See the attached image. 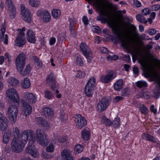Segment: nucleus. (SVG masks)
I'll return each mask as SVG.
<instances>
[{
  "mask_svg": "<svg viewBox=\"0 0 160 160\" xmlns=\"http://www.w3.org/2000/svg\"><path fill=\"white\" fill-rule=\"evenodd\" d=\"M112 124L115 128L119 127L120 125V118H115Z\"/></svg>",
  "mask_w": 160,
  "mask_h": 160,
  "instance_id": "41",
  "label": "nucleus"
},
{
  "mask_svg": "<svg viewBox=\"0 0 160 160\" xmlns=\"http://www.w3.org/2000/svg\"><path fill=\"white\" fill-rule=\"evenodd\" d=\"M137 86L139 88L146 87L147 83L146 82L144 81H139L136 83Z\"/></svg>",
  "mask_w": 160,
  "mask_h": 160,
  "instance_id": "39",
  "label": "nucleus"
},
{
  "mask_svg": "<svg viewBox=\"0 0 160 160\" xmlns=\"http://www.w3.org/2000/svg\"><path fill=\"white\" fill-rule=\"evenodd\" d=\"M151 10L152 11H157L160 9V5L158 4L154 5L151 6Z\"/></svg>",
  "mask_w": 160,
  "mask_h": 160,
  "instance_id": "54",
  "label": "nucleus"
},
{
  "mask_svg": "<svg viewBox=\"0 0 160 160\" xmlns=\"http://www.w3.org/2000/svg\"><path fill=\"white\" fill-rule=\"evenodd\" d=\"M13 132L15 137L11 142V148L13 152L19 153L22 151L27 143L29 132L27 130L23 131L22 133V135L19 137L20 133L17 127L13 128Z\"/></svg>",
  "mask_w": 160,
  "mask_h": 160,
  "instance_id": "1",
  "label": "nucleus"
},
{
  "mask_svg": "<svg viewBox=\"0 0 160 160\" xmlns=\"http://www.w3.org/2000/svg\"><path fill=\"white\" fill-rule=\"evenodd\" d=\"M29 4L34 7H38L40 4V0H29Z\"/></svg>",
  "mask_w": 160,
  "mask_h": 160,
  "instance_id": "32",
  "label": "nucleus"
},
{
  "mask_svg": "<svg viewBox=\"0 0 160 160\" xmlns=\"http://www.w3.org/2000/svg\"><path fill=\"white\" fill-rule=\"evenodd\" d=\"M83 149V148L82 145L78 144L75 146L74 151L76 154H79L82 152Z\"/></svg>",
  "mask_w": 160,
  "mask_h": 160,
  "instance_id": "40",
  "label": "nucleus"
},
{
  "mask_svg": "<svg viewBox=\"0 0 160 160\" xmlns=\"http://www.w3.org/2000/svg\"><path fill=\"white\" fill-rule=\"evenodd\" d=\"M67 116H65V113L63 111L61 112L60 115V118L62 122H65L67 119Z\"/></svg>",
  "mask_w": 160,
  "mask_h": 160,
  "instance_id": "49",
  "label": "nucleus"
},
{
  "mask_svg": "<svg viewBox=\"0 0 160 160\" xmlns=\"http://www.w3.org/2000/svg\"><path fill=\"white\" fill-rule=\"evenodd\" d=\"M42 156L43 158L45 159H49L52 158L51 155L45 151H42Z\"/></svg>",
  "mask_w": 160,
  "mask_h": 160,
  "instance_id": "46",
  "label": "nucleus"
},
{
  "mask_svg": "<svg viewBox=\"0 0 160 160\" xmlns=\"http://www.w3.org/2000/svg\"><path fill=\"white\" fill-rule=\"evenodd\" d=\"M123 98L121 96H116L113 99V101L115 102H117L120 100H123Z\"/></svg>",
  "mask_w": 160,
  "mask_h": 160,
  "instance_id": "56",
  "label": "nucleus"
},
{
  "mask_svg": "<svg viewBox=\"0 0 160 160\" xmlns=\"http://www.w3.org/2000/svg\"><path fill=\"white\" fill-rule=\"evenodd\" d=\"M34 63L38 67H40L42 65V63L41 61H35Z\"/></svg>",
  "mask_w": 160,
  "mask_h": 160,
  "instance_id": "62",
  "label": "nucleus"
},
{
  "mask_svg": "<svg viewBox=\"0 0 160 160\" xmlns=\"http://www.w3.org/2000/svg\"><path fill=\"white\" fill-rule=\"evenodd\" d=\"M25 31V28L24 27L22 28V29H18V36L15 41L16 46L21 47L25 44V39L24 37L25 33L24 32Z\"/></svg>",
  "mask_w": 160,
  "mask_h": 160,
  "instance_id": "8",
  "label": "nucleus"
},
{
  "mask_svg": "<svg viewBox=\"0 0 160 160\" xmlns=\"http://www.w3.org/2000/svg\"><path fill=\"white\" fill-rule=\"evenodd\" d=\"M44 93L45 97L47 99L51 100L53 98V95L51 91L47 90L45 91Z\"/></svg>",
  "mask_w": 160,
  "mask_h": 160,
  "instance_id": "38",
  "label": "nucleus"
},
{
  "mask_svg": "<svg viewBox=\"0 0 160 160\" xmlns=\"http://www.w3.org/2000/svg\"><path fill=\"white\" fill-rule=\"evenodd\" d=\"M92 31L95 32L99 33L100 32V28L96 26H93L92 27Z\"/></svg>",
  "mask_w": 160,
  "mask_h": 160,
  "instance_id": "51",
  "label": "nucleus"
},
{
  "mask_svg": "<svg viewBox=\"0 0 160 160\" xmlns=\"http://www.w3.org/2000/svg\"><path fill=\"white\" fill-rule=\"evenodd\" d=\"M22 87L23 88H29L31 84L29 79L28 78H25L21 83Z\"/></svg>",
  "mask_w": 160,
  "mask_h": 160,
  "instance_id": "26",
  "label": "nucleus"
},
{
  "mask_svg": "<svg viewBox=\"0 0 160 160\" xmlns=\"http://www.w3.org/2000/svg\"><path fill=\"white\" fill-rule=\"evenodd\" d=\"M80 50L87 59H89L92 56V53L88 46L84 43H82L80 45Z\"/></svg>",
  "mask_w": 160,
  "mask_h": 160,
  "instance_id": "10",
  "label": "nucleus"
},
{
  "mask_svg": "<svg viewBox=\"0 0 160 160\" xmlns=\"http://www.w3.org/2000/svg\"><path fill=\"white\" fill-rule=\"evenodd\" d=\"M86 75V73L84 72L78 71V72L77 76L80 78H83Z\"/></svg>",
  "mask_w": 160,
  "mask_h": 160,
  "instance_id": "55",
  "label": "nucleus"
},
{
  "mask_svg": "<svg viewBox=\"0 0 160 160\" xmlns=\"http://www.w3.org/2000/svg\"><path fill=\"white\" fill-rule=\"evenodd\" d=\"M8 119L4 118L2 114L0 112V129L1 130H5L8 126Z\"/></svg>",
  "mask_w": 160,
  "mask_h": 160,
  "instance_id": "18",
  "label": "nucleus"
},
{
  "mask_svg": "<svg viewBox=\"0 0 160 160\" xmlns=\"http://www.w3.org/2000/svg\"><path fill=\"white\" fill-rule=\"evenodd\" d=\"M29 135L30 138L29 143L30 145L27 147L26 151L33 157H36L38 155V152L35 146L32 145L35 143L36 141L34 131L32 130H29Z\"/></svg>",
  "mask_w": 160,
  "mask_h": 160,
  "instance_id": "4",
  "label": "nucleus"
},
{
  "mask_svg": "<svg viewBox=\"0 0 160 160\" xmlns=\"http://www.w3.org/2000/svg\"><path fill=\"white\" fill-rule=\"evenodd\" d=\"M32 67L30 64H28L24 70L23 71H22L20 74L22 76H24L27 75H28L30 74L31 71L32 70Z\"/></svg>",
  "mask_w": 160,
  "mask_h": 160,
  "instance_id": "27",
  "label": "nucleus"
},
{
  "mask_svg": "<svg viewBox=\"0 0 160 160\" xmlns=\"http://www.w3.org/2000/svg\"><path fill=\"white\" fill-rule=\"evenodd\" d=\"M101 40V39L99 36H96L94 39V42L97 44L99 43Z\"/></svg>",
  "mask_w": 160,
  "mask_h": 160,
  "instance_id": "63",
  "label": "nucleus"
},
{
  "mask_svg": "<svg viewBox=\"0 0 160 160\" xmlns=\"http://www.w3.org/2000/svg\"><path fill=\"white\" fill-rule=\"evenodd\" d=\"M67 137L66 136H59L57 139L58 142L59 143H63L67 141Z\"/></svg>",
  "mask_w": 160,
  "mask_h": 160,
  "instance_id": "48",
  "label": "nucleus"
},
{
  "mask_svg": "<svg viewBox=\"0 0 160 160\" xmlns=\"http://www.w3.org/2000/svg\"><path fill=\"white\" fill-rule=\"evenodd\" d=\"M75 122L77 128L80 129L87 124V122L85 118L79 114L76 115Z\"/></svg>",
  "mask_w": 160,
  "mask_h": 160,
  "instance_id": "9",
  "label": "nucleus"
},
{
  "mask_svg": "<svg viewBox=\"0 0 160 160\" xmlns=\"http://www.w3.org/2000/svg\"><path fill=\"white\" fill-rule=\"evenodd\" d=\"M21 14L23 20L28 22L31 21V15L29 11L25 8L23 4L21 5Z\"/></svg>",
  "mask_w": 160,
  "mask_h": 160,
  "instance_id": "12",
  "label": "nucleus"
},
{
  "mask_svg": "<svg viewBox=\"0 0 160 160\" xmlns=\"http://www.w3.org/2000/svg\"><path fill=\"white\" fill-rule=\"evenodd\" d=\"M42 113L46 117L52 116L53 114V110L49 107H45L43 108Z\"/></svg>",
  "mask_w": 160,
  "mask_h": 160,
  "instance_id": "24",
  "label": "nucleus"
},
{
  "mask_svg": "<svg viewBox=\"0 0 160 160\" xmlns=\"http://www.w3.org/2000/svg\"><path fill=\"white\" fill-rule=\"evenodd\" d=\"M142 137L143 139L145 140L149 141L152 142H156L155 138L149 134L144 133L142 135Z\"/></svg>",
  "mask_w": 160,
  "mask_h": 160,
  "instance_id": "28",
  "label": "nucleus"
},
{
  "mask_svg": "<svg viewBox=\"0 0 160 160\" xmlns=\"http://www.w3.org/2000/svg\"><path fill=\"white\" fill-rule=\"evenodd\" d=\"M82 21L85 25H87L88 24V18L86 16H84L83 17Z\"/></svg>",
  "mask_w": 160,
  "mask_h": 160,
  "instance_id": "57",
  "label": "nucleus"
},
{
  "mask_svg": "<svg viewBox=\"0 0 160 160\" xmlns=\"http://www.w3.org/2000/svg\"><path fill=\"white\" fill-rule=\"evenodd\" d=\"M25 64V61H16L15 64L17 70L20 73L22 71Z\"/></svg>",
  "mask_w": 160,
  "mask_h": 160,
  "instance_id": "21",
  "label": "nucleus"
},
{
  "mask_svg": "<svg viewBox=\"0 0 160 160\" xmlns=\"http://www.w3.org/2000/svg\"><path fill=\"white\" fill-rule=\"evenodd\" d=\"M11 134L8 132H4L3 135V142L4 144H7L9 141V138Z\"/></svg>",
  "mask_w": 160,
  "mask_h": 160,
  "instance_id": "33",
  "label": "nucleus"
},
{
  "mask_svg": "<svg viewBox=\"0 0 160 160\" xmlns=\"http://www.w3.org/2000/svg\"><path fill=\"white\" fill-rule=\"evenodd\" d=\"M18 113V110L17 106L11 105L9 107L7 114L12 123H14L16 122Z\"/></svg>",
  "mask_w": 160,
  "mask_h": 160,
  "instance_id": "6",
  "label": "nucleus"
},
{
  "mask_svg": "<svg viewBox=\"0 0 160 160\" xmlns=\"http://www.w3.org/2000/svg\"><path fill=\"white\" fill-rule=\"evenodd\" d=\"M52 14L55 19L58 18L61 15V11L58 9H53L52 11Z\"/></svg>",
  "mask_w": 160,
  "mask_h": 160,
  "instance_id": "31",
  "label": "nucleus"
},
{
  "mask_svg": "<svg viewBox=\"0 0 160 160\" xmlns=\"http://www.w3.org/2000/svg\"><path fill=\"white\" fill-rule=\"evenodd\" d=\"M152 46L150 44H148L146 45L145 47V51L147 55H150V50L152 49Z\"/></svg>",
  "mask_w": 160,
  "mask_h": 160,
  "instance_id": "47",
  "label": "nucleus"
},
{
  "mask_svg": "<svg viewBox=\"0 0 160 160\" xmlns=\"http://www.w3.org/2000/svg\"><path fill=\"white\" fill-rule=\"evenodd\" d=\"M136 19L137 20L142 23H146L148 21L143 16L141 15L138 14L136 16Z\"/></svg>",
  "mask_w": 160,
  "mask_h": 160,
  "instance_id": "36",
  "label": "nucleus"
},
{
  "mask_svg": "<svg viewBox=\"0 0 160 160\" xmlns=\"http://www.w3.org/2000/svg\"><path fill=\"white\" fill-rule=\"evenodd\" d=\"M46 82L48 86H50V88L52 91L55 90L54 93L56 95V97L60 98L62 95L60 93H59V91L57 89L58 88L57 83L56 77L53 73H51L47 76Z\"/></svg>",
  "mask_w": 160,
  "mask_h": 160,
  "instance_id": "3",
  "label": "nucleus"
},
{
  "mask_svg": "<svg viewBox=\"0 0 160 160\" xmlns=\"http://www.w3.org/2000/svg\"><path fill=\"white\" fill-rule=\"evenodd\" d=\"M27 39L28 41L31 43H34L36 39L34 34L31 29H29L27 33Z\"/></svg>",
  "mask_w": 160,
  "mask_h": 160,
  "instance_id": "19",
  "label": "nucleus"
},
{
  "mask_svg": "<svg viewBox=\"0 0 160 160\" xmlns=\"http://www.w3.org/2000/svg\"><path fill=\"white\" fill-rule=\"evenodd\" d=\"M109 105L108 100L106 98H103L101 99L97 105V107L101 111L105 110Z\"/></svg>",
  "mask_w": 160,
  "mask_h": 160,
  "instance_id": "15",
  "label": "nucleus"
},
{
  "mask_svg": "<svg viewBox=\"0 0 160 160\" xmlns=\"http://www.w3.org/2000/svg\"><path fill=\"white\" fill-rule=\"evenodd\" d=\"M56 42V38L54 37H52L49 40V44L51 45H54L55 43Z\"/></svg>",
  "mask_w": 160,
  "mask_h": 160,
  "instance_id": "59",
  "label": "nucleus"
},
{
  "mask_svg": "<svg viewBox=\"0 0 160 160\" xmlns=\"http://www.w3.org/2000/svg\"><path fill=\"white\" fill-rule=\"evenodd\" d=\"M26 59V56L24 53L19 54L16 60H25Z\"/></svg>",
  "mask_w": 160,
  "mask_h": 160,
  "instance_id": "53",
  "label": "nucleus"
},
{
  "mask_svg": "<svg viewBox=\"0 0 160 160\" xmlns=\"http://www.w3.org/2000/svg\"><path fill=\"white\" fill-rule=\"evenodd\" d=\"M69 29L70 31L72 34L75 33V31L74 29V23L75 22L74 19L73 18H71L69 21Z\"/></svg>",
  "mask_w": 160,
  "mask_h": 160,
  "instance_id": "35",
  "label": "nucleus"
},
{
  "mask_svg": "<svg viewBox=\"0 0 160 160\" xmlns=\"http://www.w3.org/2000/svg\"><path fill=\"white\" fill-rule=\"evenodd\" d=\"M61 156L62 160H74L71 151L68 149L63 150L62 152Z\"/></svg>",
  "mask_w": 160,
  "mask_h": 160,
  "instance_id": "17",
  "label": "nucleus"
},
{
  "mask_svg": "<svg viewBox=\"0 0 160 160\" xmlns=\"http://www.w3.org/2000/svg\"><path fill=\"white\" fill-rule=\"evenodd\" d=\"M36 135L37 139H38L43 138L44 135L45 136V135L44 134L42 129L38 128L36 130Z\"/></svg>",
  "mask_w": 160,
  "mask_h": 160,
  "instance_id": "34",
  "label": "nucleus"
},
{
  "mask_svg": "<svg viewBox=\"0 0 160 160\" xmlns=\"http://www.w3.org/2000/svg\"><path fill=\"white\" fill-rule=\"evenodd\" d=\"M22 102L23 104V109L25 115L26 117L31 113L32 110V108L24 101H22Z\"/></svg>",
  "mask_w": 160,
  "mask_h": 160,
  "instance_id": "20",
  "label": "nucleus"
},
{
  "mask_svg": "<svg viewBox=\"0 0 160 160\" xmlns=\"http://www.w3.org/2000/svg\"><path fill=\"white\" fill-rule=\"evenodd\" d=\"M139 109L140 110L142 113L146 114L148 112V108L145 106L143 104L139 108Z\"/></svg>",
  "mask_w": 160,
  "mask_h": 160,
  "instance_id": "44",
  "label": "nucleus"
},
{
  "mask_svg": "<svg viewBox=\"0 0 160 160\" xmlns=\"http://www.w3.org/2000/svg\"><path fill=\"white\" fill-rule=\"evenodd\" d=\"M38 124L45 127L46 129H48L49 127L48 123L44 119L41 118H37Z\"/></svg>",
  "mask_w": 160,
  "mask_h": 160,
  "instance_id": "23",
  "label": "nucleus"
},
{
  "mask_svg": "<svg viewBox=\"0 0 160 160\" xmlns=\"http://www.w3.org/2000/svg\"><path fill=\"white\" fill-rule=\"evenodd\" d=\"M47 135H45V138H43L37 139V142L38 144L43 147H45L48 143V140L47 138Z\"/></svg>",
  "mask_w": 160,
  "mask_h": 160,
  "instance_id": "25",
  "label": "nucleus"
},
{
  "mask_svg": "<svg viewBox=\"0 0 160 160\" xmlns=\"http://www.w3.org/2000/svg\"><path fill=\"white\" fill-rule=\"evenodd\" d=\"M142 12L144 15H147L150 13V11L148 8H146L142 10Z\"/></svg>",
  "mask_w": 160,
  "mask_h": 160,
  "instance_id": "58",
  "label": "nucleus"
},
{
  "mask_svg": "<svg viewBox=\"0 0 160 160\" xmlns=\"http://www.w3.org/2000/svg\"><path fill=\"white\" fill-rule=\"evenodd\" d=\"M37 15L43 22H48L51 20L50 14L47 10H39L37 12Z\"/></svg>",
  "mask_w": 160,
  "mask_h": 160,
  "instance_id": "11",
  "label": "nucleus"
},
{
  "mask_svg": "<svg viewBox=\"0 0 160 160\" xmlns=\"http://www.w3.org/2000/svg\"><path fill=\"white\" fill-rule=\"evenodd\" d=\"M103 32L104 33L107 34V36L106 38L104 39L105 40L108 41L112 38L113 36L109 34V31L108 29L107 28L104 29L103 30Z\"/></svg>",
  "mask_w": 160,
  "mask_h": 160,
  "instance_id": "43",
  "label": "nucleus"
},
{
  "mask_svg": "<svg viewBox=\"0 0 160 160\" xmlns=\"http://www.w3.org/2000/svg\"><path fill=\"white\" fill-rule=\"evenodd\" d=\"M156 32V30L154 29H151L149 30L148 32V33L150 35H153Z\"/></svg>",
  "mask_w": 160,
  "mask_h": 160,
  "instance_id": "60",
  "label": "nucleus"
},
{
  "mask_svg": "<svg viewBox=\"0 0 160 160\" xmlns=\"http://www.w3.org/2000/svg\"><path fill=\"white\" fill-rule=\"evenodd\" d=\"M7 97L13 102L19 103V98L18 92L16 89L13 88L8 89L6 92Z\"/></svg>",
  "mask_w": 160,
  "mask_h": 160,
  "instance_id": "7",
  "label": "nucleus"
},
{
  "mask_svg": "<svg viewBox=\"0 0 160 160\" xmlns=\"http://www.w3.org/2000/svg\"><path fill=\"white\" fill-rule=\"evenodd\" d=\"M130 89L127 88L122 91V95L124 97L128 96L130 94Z\"/></svg>",
  "mask_w": 160,
  "mask_h": 160,
  "instance_id": "45",
  "label": "nucleus"
},
{
  "mask_svg": "<svg viewBox=\"0 0 160 160\" xmlns=\"http://www.w3.org/2000/svg\"><path fill=\"white\" fill-rule=\"evenodd\" d=\"M123 83V80L120 79L116 82L114 86V88L115 90H118L122 88V85Z\"/></svg>",
  "mask_w": 160,
  "mask_h": 160,
  "instance_id": "30",
  "label": "nucleus"
},
{
  "mask_svg": "<svg viewBox=\"0 0 160 160\" xmlns=\"http://www.w3.org/2000/svg\"><path fill=\"white\" fill-rule=\"evenodd\" d=\"M100 50L101 52L103 53H107L108 51L107 48L104 47L100 48Z\"/></svg>",
  "mask_w": 160,
  "mask_h": 160,
  "instance_id": "61",
  "label": "nucleus"
},
{
  "mask_svg": "<svg viewBox=\"0 0 160 160\" xmlns=\"http://www.w3.org/2000/svg\"><path fill=\"white\" fill-rule=\"evenodd\" d=\"M46 150L48 152H53L54 150L53 145L52 143L50 144L47 147Z\"/></svg>",
  "mask_w": 160,
  "mask_h": 160,
  "instance_id": "50",
  "label": "nucleus"
},
{
  "mask_svg": "<svg viewBox=\"0 0 160 160\" xmlns=\"http://www.w3.org/2000/svg\"><path fill=\"white\" fill-rule=\"evenodd\" d=\"M6 4L8 10V13L12 18L14 17L16 14V8L11 0H6Z\"/></svg>",
  "mask_w": 160,
  "mask_h": 160,
  "instance_id": "13",
  "label": "nucleus"
},
{
  "mask_svg": "<svg viewBox=\"0 0 160 160\" xmlns=\"http://www.w3.org/2000/svg\"><path fill=\"white\" fill-rule=\"evenodd\" d=\"M6 28L3 26L0 30L1 39L5 44H8V36L6 34H4L5 32Z\"/></svg>",
  "mask_w": 160,
  "mask_h": 160,
  "instance_id": "22",
  "label": "nucleus"
},
{
  "mask_svg": "<svg viewBox=\"0 0 160 160\" xmlns=\"http://www.w3.org/2000/svg\"><path fill=\"white\" fill-rule=\"evenodd\" d=\"M96 80L93 77L89 79L87 82L85 88V93L88 97L92 96L94 89Z\"/></svg>",
  "mask_w": 160,
  "mask_h": 160,
  "instance_id": "5",
  "label": "nucleus"
},
{
  "mask_svg": "<svg viewBox=\"0 0 160 160\" xmlns=\"http://www.w3.org/2000/svg\"><path fill=\"white\" fill-rule=\"evenodd\" d=\"M9 85L15 87L18 84V82L17 79L14 78H10L8 81Z\"/></svg>",
  "mask_w": 160,
  "mask_h": 160,
  "instance_id": "37",
  "label": "nucleus"
},
{
  "mask_svg": "<svg viewBox=\"0 0 160 160\" xmlns=\"http://www.w3.org/2000/svg\"><path fill=\"white\" fill-rule=\"evenodd\" d=\"M152 61H138L144 72L145 77L149 78L152 77L157 79L158 78L159 75L151 62Z\"/></svg>",
  "mask_w": 160,
  "mask_h": 160,
  "instance_id": "2",
  "label": "nucleus"
},
{
  "mask_svg": "<svg viewBox=\"0 0 160 160\" xmlns=\"http://www.w3.org/2000/svg\"><path fill=\"white\" fill-rule=\"evenodd\" d=\"M102 119V122L106 126H109L112 124V122L110 120L107 118L105 116H103Z\"/></svg>",
  "mask_w": 160,
  "mask_h": 160,
  "instance_id": "42",
  "label": "nucleus"
},
{
  "mask_svg": "<svg viewBox=\"0 0 160 160\" xmlns=\"http://www.w3.org/2000/svg\"><path fill=\"white\" fill-rule=\"evenodd\" d=\"M107 59L108 60H117L118 59V57L116 55H109L107 57Z\"/></svg>",
  "mask_w": 160,
  "mask_h": 160,
  "instance_id": "52",
  "label": "nucleus"
},
{
  "mask_svg": "<svg viewBox=\"0 0 160 160\" xmlns=\"http://www.w3.org/2000/svg\"><path fill=\"white\" fill-rule=\"evenodd\" d=\"M74 63L79 66H83V65L82 61H76Z\"/></svg>",
  "mask_w": 160,
  "mask_h": 160,
  "instance_id": "64",
  "label": "nucleus"
},
{
  "mask_svg": "<svg viewBox=\"0 0 160 160\" xmlns=\"http://www.w3.org/2000/svg\"><path fill=\"white\" fill-rule=\"evenodd\" d=\"M90 135V132L87 130L84 129L82 132V137L85 140H88L89 139Z\"/></svg>",
  "mask_w": 160,
  "mask_h": 160,
  "instance_id": "29",
  "label": "nucleus"
},
{
  "mask_svg": "<svg viewBox=\"0 0 160 160\" xmlns=\"http://www.w3.org/2000/svg\"><path fill=\"white\" fill-rule=\"evenodd\" d=\"M114 72L112 71L106 75H102L101 76L100 81L103 83H108L114 78Z\"/></svg>",
  "mask_w": 160,
  "mask_h": 160,
  "instance_id": "14",
  "label": "nucleus"
},
{
  "mask_svg": "<svg viewBox=\"0 0 160 160\" xmlns=\"http://www.w3.org/2000/svg\"><path fill=\"white\" fill-rule=\"evenodd\" d=\"M24 98L30 103H35L36 101V98L32 93L26 92L23 94Z\"/></svg>",
  "mask_w": 160,
  "mask_h": 160,
  "instance_id": "16",
  "label": "nucleus"
}]
</instances>
